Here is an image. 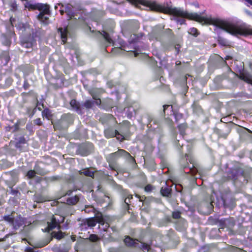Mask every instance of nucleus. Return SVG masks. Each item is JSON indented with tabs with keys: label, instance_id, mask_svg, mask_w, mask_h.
<instances>
[{
	"label": "nucleus",
	"instance_id": "nucleus-1",
	"mask_svg": "<svg viewBox=\"0 0 252 252\" xmlns=\"http://www.w3.org/2000/svg\"><path fill=\"white\" fill-rule=\"evenodd\" d=\"M215 25L233 35H244L252 34V29L246 27L235 26L227 22L217 20L215 22Z\"/></svg>",
	"mask_w": 252,
	"mask_h": 252
},
{
	"label": "nucleus",
	"instance_id": "nucleus-2",
	"mask_svg": "<svg viewBox=\"0 0 252 252\" xmlns=\"http://www.w3.org/2000/svg\"><path fill=\"white\" fill-rule=\"evenodd\" d=\"M170 12L174 15L187 18L190 20H193L202 24L207 23L208 21V20L206 18L200 16L197 13H188L180 8H172L170 9Z\"/></svg>",
	"mask_w": 252,
	"mask_h": 252
},
{
	"label": "nucleus",
	"instance_id": "nucleus-3",
	"mask_svg": "<svg viewBox=\"0 0 252 252\" xmlns=\"http://www.w3.org/2000/svg\"><path fill=\"white\" fill-rule=\"evenodd\" d=\"M72 121V117L71 115L65 114L56 124H54V127L55 129L59 130L66 129Z\"/></svg>",
	"mask_w": 252,
	"mask_h": 252
},
{
	"label": "nucleus",
	"instance_id": "nucleus-4",
	"mask_svg": "<svg viewBox=\"0 0 252 252\" xmlns=\"http://www.w3.org/2000/svg\"><path fill=\"white\" fill-rule=\"evenodd\" d=\"M3 218L5 221L9 222L15 229H18L24 223L23 218L20 216L14 217L13 213L11 215L4 216Z\"/></svg>",
	"mask_w": 252,
	"mask_h": 252
},
{
	"label": "nucleus",
	"instance_id": "nucleus-5",
	"mask_svg": "<svg viewBox=\"0 0 252 252\" xmlns=\"http://www.w3.org/2000/svg\"><path fill=\"white\" fill-rule=\"evenodd\" d=\"M60 219L57 218L56 217L52 216L50 221H48V226L44 229H42L43 231L49 232L52 229L59 226V224L64 221V218L63 217L59 216Z\"/></svg>",
	"mask_w": 252,
	"mask_h": 252
},
{
	"label": "nucleus",
	"instance_id": "nucleus-6",
	"mask_svg": "<svg viewBox=\"0 0 252 252\" xmlns=\"http://www.w3.org/2000/svg\"><path fill=\"white\" fill-rule=\"evenodd\" d=\"M25 7L29 9H36L40 11L39 14H46L49 13V6L47 4L42 3L32 4L27 2Z\"/></svg>",
	"mask_w": 252,
	"mask_h": 252
},
{
	"label": "nucleus",
	"instance_id": "nucleus-7",
	"mask_svg": "<svg viewBox=\"0 0 252 252\" xmlns=\"http://www.w3.org/2000/svg\"><path fill=\"white\" fill-rule=\"evenodd\" d=\"M104 134L107 138L116 137L118 140L120 141L125 139L124 135L121 134L117 130H113L112 128L106 129L104 131Z\"/></svg>",
	"mask_w": 252,
	"mask_h": 252
},
{
	"label": "nucleus",
	"instance_id": "nucleus-8",
	"mask_svg": "<svg viewBox=\"0 0 252 252\" xmlns=\"http://www.w3.org/2000/svg\"><path fill=\"white\" fill-rule=\"evenodd\" d=\"M87 223L89 226L94 227L96 225V222L103 224L104 220L102 214H98L95 218V219L92 218L86 220Z\"/></svg>",
	"mask_w": 252,
	"mask_h": 252
},
{
	"label": "nucleus",
	"instance_id": "nucleus-9",
	"mask_svg": "<svg viewBox=\"0 0 252 252\" xmlns=\"http://www.w3.org/2000/svg\"><path fill=\"white\" fill-rule=\"evenodd\" d=\"M112 155L116 157L123 156L126 158H129L132 161H134V159L131 155L124 150H119L117 152L113 153Z\"/></svg>",
	"mask_w": 252,
	"mask_h": 252
},
{
	"label": "nucleus",
	"instance_id": "nucleus-10",
	"mask_svg": "<svg viewBox=\"0 0 252 252\" xmlns=\"http://www.w3.org/2000/svg\"><path fill=\"white\" fill-rule=\"evenodd\" d=\"M138 242V240L133 239L129 236H126L124 239L125 244L129 247H139V246H137Z\"/></svg>",
	"mask_w": 252,
	"mask_h": 252
},
{
	"label": "nucleus",
	"instance_id": "nucleus-11",
	"mask_svg": "<svg viewBox=\"0 0 252 252\" xmlns=\"http://www.w3.org/2000/svg\"><path fill=\"white\" fill-rule=\"evenodd\" d=\"M58 32L60 33L62 42L64 44L66 42L67 40V36L68 34V30L67 28L63 29L62 28H60L58 29Z\"/></svg>",
	"mask_w": 252,
	"mask_h": 252
},
{
	"label": "nucleus",
	"instance_id": "nucleus-12",
	"mask_svg": "<svg viewBox=\"0 0 252 252\" xmlns=\"http://www.w3.org/2000/svg\"><path fill=\"white\" fill-rule=\"evenodd\" d=\"M239 78L248 83L252 84V76L247 72H241Z\"/></svg>",
	"mask_w": 252,
	"mask_h": 252
},
{
	"label": "nucleus",
	"instance_id": "nucleus-13",
	"mask_svg": "<svg viewBox=\"0 0 252 252\" xmlns=\"http://www.w3.org/2000/svg\"><path fill=\"white\" fill-rule=\"evenodd\" d=\"M49 16V13H47L46 14H39V15H38V18L41 22L46 24L48 23Z\"/></svg>",
	"mask_w": 252,
	"mask_h": 252
},
{
	"label": "nucleus",
	"instance_id": "nucleus-14",
	"mask_svg": "<svg viewBox=\"0 0 252 252\" xmlns=\"http://www.w3.org/2000/svg\"><path fill=\"white\" fill-rule=\"evenodd\" d=\"M102 93V91L96 89L90 91V93L94 99L97 100V98L99 97V94Z\"/></svg>",
	"mask_w": 252,
	"mask_h": 252
},
{
	"label": "nucleus",
	"instance_id": "nucleus-15",
	"mask_svg": "<svg viewBox=\"0 0 252 252\" xmlns=\"http://www.w3.org/2000/svg\"><path fill=\"white\" fill-rule=\"evenodd\" d=\"M137 246H139V247H136L137 248H139L141 249L144 252H148L150 249V246L145 243H138L137 244Z\"/></svg>",
	"mask_w": 252,
	"mask_h": 252
},
{
	"label": "nucleus",
	"instance_id": "nucleus-16",
	"mask_svg": "<svg viewBox=\"0 0 252 252\" xmlns=\"http://www.w3.org/2000/svg\"><path fill=\"white\" fill-rule=\"evenodd\" d=\"M70 106L76 111L80 110V104L75 99H72L70 102Z\"/></svg>",
	"mask_w": 252,
	"mask_h": 252
},
{
	"label": "nucleus",
	"instance_id": "nucleus-17",
	"mask_svg": "<svg viewBox=\"0 0 252 252\" xmlns=\"http://www.w3.org/2000/svg\"><path fill=\"white\" fill-rule=\"evenodd\" d=\"M160 192L163 196H168L170 194V189L167 187H162L160 190Z\"/></svg>",
	"mask_w": 252,
	"mask_h": 252
},
{
	"label": "nucleus",
	"instance_id": "nucleus-18",
	"mask_svg": "<svg viewBox=\"0 0 252 252\" xmlns=\"http://www.w3.org/2000/svg\"><path fill=\"white\" fill-rule=\"evenodd\" d=\"M81 173L84 174L85 175L89 177H93L94 176V172L90 170L89 169H86L83 170V172H81Z\"/></svg>",
	"mask_w": 252,
	"mask_h": 252
},
{
	"label": "nucleus",
	"instance_id": "nucleus-19",
	"mask_svg": "<svg viewBox=\"0 0 252 252\" xmlns=\"http://www.w3.org/2000/svg\"><path fill=\"white\" fill-rule=\"evenodd\" d=\"M53 236L58 239H61L62 238H63L64 236L63 233L62 231H60L59 232H54L53 233Z\"/></svg>",
	"mask_w": 252,
	"mask_h": 252
},
{
	"label": "nucleus",
	"instance_id": "nucleus-20",
	"mask_svg": "<svg viewBox=\"0 0 252 252\" xmlns=\"http://www.w3.org/2000/svg\"><path fill=\"white\" fill-rule=\"evenodd\" d=\"M33 45V42H24L22 43V46L26 48H32Z\"/></svg>",
	"mask_w": 252,
	"mask_h": 252
},
{
	"label": "nucleus",
	"instance_id": "nucleus-21",
	"mask_svg": "<svg viewBox=\"0 0 252 252\" xmlns=\"http://www.w3.org/2000/svg\"><path fill=\"white\" fill-rule=\"evenodd\" d=\"M94 210V208L91 205L86 206L84 209V211L86 213L93 212Z\"/></svg>",
	"mask_w": 252,
	"mask_h": 252
},
{
	"label": "nucleus",
	"instance_id": "nucleus-22",
	"mask_svg": "<svg viewBox=\"0 0 252 252\" xmlns=\"http://www.w3.org/2000/svg\"><path fill=\"white\" fill-rule=\"evenodd\" d=\"M93 102L90 100H86L84 104V106L87 108H92V107L93 106Z\"/></svg>",
	"mask_w": 252,
	"mask_h": 252
},
{
	"label": "nucleus",
	"instance_id": "nucleus-23",
	"mask_svg": "<svg viewBox=\"0 0 252 252\" xmlns=\"http://www.w3.org/2000/svg\"><path fill=\"white\" fill-rule=\"evenodd\" d=\"M36 173L34 170H31L28 171L27 176L29 178H33L35 177Z\"/></svg>",
	"mask_w": 252,
	"mask_h": 252
},
{
	"label": "nucleus",
	"instance_id": "nucleus-24",
	"mask_svg": "<svg viewBox=\"0 0 252 252\" xmlns=\"http://www.w3.org/2000/svg\"><path fill=\"white\" fill-rule=\"evenodd\" d=\"M102 35L106 41H107L108 43H110L112 42V39H111L109 35L107 32H103Z\"/></svg>",
	"mask_w": 252,
	"mask_h": 252
},
{
	"label": "nucleus",
	"instance_id": "nucleus-25",
	"mask_svg": "<svg viewBox=\"0 0 252 252\" xmlns=\"http://www.w3.org/2000/svg\"><path fill=\"white\" fill-rule=\"evenodd\" d=\"M189 32L194 36H197L198 35V31L196 28H192L190 29Z\"/></svg>",
	"mask_w": 252,
	"mask_h": 252
},
{
	"label": "nucleus",
	"instance_id": "nucleus-26",
	"mask_svg": "<svg viewBox=\"0 0 252 252\" xmlns=\"http://www.w3.org/2000/svg\"><path fill=\"white\" fill-rule=\"evenodd\" d=\"M89 239L92 242H96L98 240V237L95 234H91L90 236Z\"/></svg>",
	"mask_w": 252,
	"mask_h": 252
},
{
	"label": "nucleus",
	"instance_id": "nucleus-27",
	"mask_svg": "<svg viewBox=\"0 0 252 252\" xmlns=\"http://www.w3.org/2000/svg\"><path fill=\"white\" fill-rule=\"evenodd\" d=\"M164 27V26L163 25H162L157 26L156 27H155L154 28V29L153 30V32H158L159 31H161L162 29H163Z\"/></svg>",
	"mask_w": 252,
	"mask_h": 252
},
{
	"label": "nucleus",
	"instance_id": "nucleus-28",
	"mask_svg": "<svg viewBox=\"0 0 252 252\" xmlns=\"http://www.w3.org/2000/svg\"><path fill=\"white\" fill-rule=\"evenodd\" d=\"M178 127L181 132V134L183 135L184 134L185 129L186 128V126L184 124H181Z\"/></svg>",
	"mask_w": 252,
	"mask_h": 252
},
{
	"label": "nucleus",
	"instance_id": "nucleus-29",
	"mask_svg": "<svg viewBox=\"0 0 252 252\" xmlns=\"http://www.w3.org/2000/svg\"><path fill=\"white\" fill-rule=\"evenodd\" d=\"M50 242V240H47L45 242L41 243L40 244H37L36 245L35 247L37 248H42L46 245H47Z\"/></svg>",
	"mask_w": 252,
	"mask_h": 252
},
{
	"label": "nucleus",
	"instance_id": "nucleus-30",
	"mask_svg": "<svg viewBox=\"0 0 252 252\" xmlns=\"http://www.w3.org/2000/svg\"><path fill=\"white\" fill-rule=\"evenodd\" d=\"M180 213L179 212H174L172 213V217L174 219H179L180 218Z\"/></svg>",
	"mask_w": 252,
	"mask_h": 252
},
{
	"label": "nucleus",
	"instance_id": "nucleus-31",
	"mask_svg": "<svg viewBox=\"0 0 252 252\" xmlns=\"http://www.w3.org/2000/svg\"><path fill=\"white\" fill-rule=\"evenodd\" d=\"M153 189V187L151 185H148L145 187V190L146 191H151Z\"/></svg>",
	"mask_w": 252,
	"mask_h": 252
},
{
	"label": "nucleus",
	"instance_id": "nucleus-32",
	"mask_svg": "<svg viewBox=\"0 0 252 252\" xmlns=\"http://www.w3.org/2000/svg\"><path fill=\"white\" fill-rule=\"evenodd\" d=\"M131 198H132V196L131 195L127 196V197H126L125 200V203L128 205V203L130 202L129 200Z\"/></svg>",
	"mask_w": 252,
	"mask_h": 252
},
{
	"label": "nucleus",
	"instance_id": "nucleus-33",
	"mask_svg": "<svg viewBox=\"0 0 252 252\" xmlns=\"http://www.w3.org/2000/svg\"><path fill=\"white\" fill-rule=\"evenodd\" d=\"M34 123L37 125H41L42 124V122L40 118L36 119L34 120Z\"/></svg>",
	"mask_w": 252,
	"mask_h": 252
},
{
	"label": "nucleus",
	"instance_id": "nucleus-34",
	"mask_svg": "<svg viewBox=\"0 0 252 252\" xmlns=\"http://www.w3.org/2000/svg\"><path fill=\"white\" fill-rule=\"evenodd\" d=\"M26 252H37L36 251H34L32 248L30 247H27L25 249Z\"/></svg>",
	"mask_w": 252,
	"mask_h": 252
},
{
	"label": "nucleus",
	"instance_id": "nucleus-35",
	"mask_svg": "<svg viewBox=\"0 0 252 252\" xmlns=\"http://www.w3.org/2000/svg\"><path fill=\"white\" fill-rule=\"evenodd\" d=\"M175 117L176 119L178 120V119H179L180 118H182V117H183V115L181 114L177 113V114H175Z\"/></svg>",
	"mask_w": 252,
	"mask_h": 252
},
{
	"label": "nucleus",
	"instance_id": "nucleus-36",
	"mask_svg": "<svg viewBox=\"0 0 252 252\" xmlns=\"http://www.w3.org/2000/svg\"><path fill=\"white\" fill-rule=\"evenodd\" d=\"M236 172V171L235 170L233 171L232 174L229 175V178L232 180H235V176L234 175V173H235Z\"/></svg>",
	"mask_w": 252,
	"mask_h": 252
},
{
	"label": "nucleus",
	"instance_id": "nucleus-37",
	"mask_svg": "<svg viewBox=\"0 0 252 252\" xmlns=\"http://www.w3.org/2000/svg\"><path fill=\"white\" fill-rule=\"evenodd\" d=\"M95 104H96L97 105H100V104H101V100H100V99L99 98V97L97 98V100H96Z\"/></svg>",
	"mask_w": 252,
	"mask_h": 252
},
{
	"label": "nucleus",
	"instance_id": "nucleus-38",
	"mask_svg": "<svg viewBox=\"0 0 252 252\" xmlns=\"http://www.w3.org/2000/svg\"><path fill=\"white\" fill-rule=\"evenodd\" d=\"M248 6L252 5V0H245Z\"/></svg>",
	"mask_w": 252,
	"mask_h": 252
},
{
	"label": "nucleus",
	"instance_id": "nucleus-39",
	"mask_svg": "<svg viewBox=\"0 0 252 252\" xmlns=\"http://www.w3.org/2000/svg\"><path fill=\"white\" fill-rule=\"evenodd\" d=\"M165 32H166V33H167V34H170L172 33L171 30H170L169 29H166Z\"/></svg>",
	"mask_w": 252,
	"mask_h": 252
},
{
	"label": "nucleus",
	"instance_id": "nucleus-40",
	"mask_svg": "<svg viewBox=\"0 0 252 252\" xmlns=\"http://www.w3.org/2000/svg\"><path fill=\"white\" fill-rule=\"evenodd\" d=\"M11 7L13 10L16 9V7H17V4L14 3H12L11 5Z\"/></svg>",
	"mask_w": 252,
	"mask_h": 252
},
{
	"label": "nucleus",
	"instance_id": "nucleus-41",
	"mask_svg": "<svg viewBox=\"0 0 252 252\" xmlns=\"http://www.w3.org/2000/svg\"><path fill=\"white\" fill-rule=\"evenodd\" d=\"M156 7H157V5L155 3L152 4L151 5V8L154 9H157Z\"/></svg>",
	"mask_w": 252,
	"mask_h": 252
},
{
	"label": "nucleus",
	"instance_id": "nucleus-42",
	"mask_svg": "<svg viewBox=\"0 0 252 252\" xmlns=\"http://www.w3.org/2000/svg\"><path fill=\"white\" fill-rule=\"evenodd\" d=\"M170 107V105H164L163 106V111L165 112V110L168 108Z\"/></svg>",
	"mask_w": 252,
	"mask_h": 252
},
{
	"label": "nucleus",
	"instance_id": "nucleus-43",
	"mask_svg": "<svg viewBox=\"0 0 252 252\" xmlns=\"http://www.w3.org/2000/svg\"><path fill=\"white\" fill-rule=\"evenodd\" d=\"M73 201L71 202L73 204L76 203L78 201V199L76 198H74V199H73Z\"/></svg>",
	"mask_w": 252,
	"mask_h": 252
},
{
	"label": "nucleus",
	"instance_id": "nucleus-44",
	"mask_svg": "<svg viewBox=\"0 0 252 252\" xmlns=\"http://www.w3.org/2000/svg\"><path fill=\"white\" fill-rule=\"evenodd\" d=\"M68 251V249L65 250H60V252H67Z\"/></svg>",
	"mask_w": 252,
	"mask_h": 252
},
{
	"label": "nucleus",
	"instance_id": "nucleus-45",
	"mask_svg": "<svg viewBox=\"0 0 252 252\" xmlns=\"http://www.w3.org/2000/svg\"><path fill=\"white\" fill-rule=\"evenodd\" d=\"M176 65H178L181 64V62L180 61H177L176 63Z\"/></svg>",
	"mask_w": 252,
	"mask_h": 252
},
{
	"label": "nucleus",
	"instance_id": "nucleus-46",
	"mask_svg": "<svg viewBox=\"0 0 252 252\" xmlns=\"http://www.w3.org/2000/svg\"><path fill=\"white\" fill-rule=\"evenodd\" d=\"M137 54H138L137 53H134L135 56V57H136V56H137Z\"/></svg>",
	"mask_w": 252,
	"mask_h": 252
},
{
	"label": "nucleus",
	"instance_id": "nucleus-47",
	"mask_svg": "<svg viewBox=\"0 0 252 252\" xmlns=\"http://www.w3.org/2000/svg\"><path fill=\"white\" fill-rule=\"evenodd\" d=\"M10 21H11V24L13 25V22H12L11 18L10 19Z\"/></svg>",
	"mask_w": 252,
	"mask_h": 252
},
{
	"label": "nucleus",
	"instance_id": "nucleus-48",
	"mask_svg": "<svg viewBox=\"0 0 252 252\" xmlns=\"http://www.w3.org/2000/svg\"><path fill=\"white\" fill-rule=\"evenodd\" d=\"M229 58V57H227V58H225L226 60H228Z\"/></svg>",
	"mask_w": 252,
	"mask_h": 252
},
{
	"label": "nucleus",
	"instance_id": "nucleus-49",
	"mask_svg": "<svg viewBox=\"0 0 252 252\" xmlns=\"http://www.w3.org/2000/svg\"><path fill=\"white\" fill-rule=\"evenodd\" d=\"M61 13L62 14H63V11H61Z\"/></svg>",
	"mask_w": 252,
	"mask_h": 252
}]
</instances>
